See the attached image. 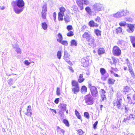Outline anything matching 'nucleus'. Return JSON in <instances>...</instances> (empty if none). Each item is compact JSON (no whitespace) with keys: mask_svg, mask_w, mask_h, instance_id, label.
<instances>
[{"mask_svg":"<svg viewBox=\"0 0 135 135\" xmlns=\"http://www.w3.org/2000/svg\"><path fill=\"white\" fill-rule=\"evenodd\" d=\"M95 21L97 22H99L100 21V18L99 17H98L96 19Z\"/></svg>","mask_w":135,"mask_h":135,"instance_id":"nucleus-56","label":"nucleus"},{"mask_svg":"<svg viewBox=\"0 0 135 135\" xmlns=\"http://www.w3.org/2000/svg\"><path fill=\"white\" fill-rule=\"evenodd\" d=\"M72 84L73 87L79 86L78 82L75 80H73L72 81Z\"/></svg>","mask_w":135,"mask_h":135,"instance_id":"nucleus-28","label":"nucleus"},{"mask_svg":"<svg viewBox=\"0 0 135 135\" xmlns=\"http://www.w3.org/2000/svg\"><path fill=\"white\" fill-rule=\"evenodd\" d=\"M123 107L124 108L125 112L126 113L128 112L129 109L128 107L126 105H124L123 106Z\"/></svg>","mask_w":135,"mask_h":135,"instance_id":"nucleus-51","label":"nucleus"},{"mask_svg":"<svg viewBox=\"0 0 135 135\" xmlns=\"http://www.w3.org/2000/svg\"><path fill=\"white\" fill-rule=\"evenodd\" d=\"M89 42V45H93L94 40V38L92 36H91L87 40Z\"/></svg>","mask_w":135,"mask_h":135,"instance_id":"nucleus-17","label":"nucleus"},{"mask_svg":"<svg viewBox=\"0 0 135 135\" xmlns=\"http://www.w3.org/2000/svg\"><path fill=\"white\" fill-rule=\"evenodd\" d=\"M79 134L80 135H82L83 133V131L81 129H79L78 131Z\"/></svg>","mask_w":135,"mask_h":135,"instance_id":"nucleus-54","label":"nucleus"},{"mask_svg":"<svg viewBox=\"0 0 135 135\" xmlns=\"http://www.w3.org/2000/svg\"><path fill=\"white\" fill-rule=\"evenodd\" d=\"M101 97L103 100H104L106 98L104 94L101 95Z\"/></svg>","mask_w":135,"mask_h":135,"instance_id":"nucleus-60","label":"nucleus"},{"mask_svg":"<svg viewBox=\"0 0 135 135\" xmlns=\"http://www.w3.org/2000/svg\"><path fill=\"white\" fill-rule=\"evenodd\" d=\"M87 91V88L85 86H82L81 90V92L82 93H84Z\"/></svg>","mask_w":135,"mask_h":135,"instance_id":"nucleus-29","label":"nucleus"},{"mask_svg":"<svg viewBox=\"0 0 135 135\" xmlns=\"http://www.w3.org/2000/svg\"><path fill=\"white\" fill-rule=\"evenodd\" d=\"M122 31V29L121 27H119L117 28L116 32L117 33H121Z\"/></svg>","mask_w":135,"mask_h":135,"instance_id":"nucleus-37","label":"nucleus"},{"mask_svg":"<svg viewBox=\"0 0 135 135\" xmlns=\"http://www.w3.org/2000/svg\"><path fill=\"white\" fill-rule=\"evenodd\" d=\"M8 84L11 85L13 84V80L11 79H10L8 80Z\"/></svg>","mask_w":135,"mask_h":135,"instance_id":"nucleus-48","label":"nucleus"},{"mask_svg":"<svg viewBox=\"0 0 135 135\" xmlns=\"http://www.w3.org/2000/svg\"><path fill=\"white\" fill-rule=\"evenodd\" d=\"M60 12L58 13V19L59 20H63V16H64V13L66 11L65 8L64 7H61L59 8Z\"/></svg>","mask_w":135,"mask_h":135,"instance_id":"nucleus-5","label":"nucleus"},{"mask_svg":"<svg viewBox=\"0 0 135 135\" xmlns=\"http://www.w3.org/2000/svg\"><path fill=\"white\" fill-rule=\"evenodd\" d=\"M124 14L122 11L118 12L117 13L113 14L112 16L115 18H119L124 16Z\"/></svg>","mask_w":135,"mask_h":135,"instance_id":"nucleus-11","label":"nucleus"},{"mask_svg":"<svg viewBox=\"0 0 135 135\" xmlns=\"http://www.w3.org/2000/svg\"><path fill=\"white\" fill-rule=\"evenodd\" d=\"M83 74H81L80 75L79 78L78 79V81L79 82L81 83L84 81L85 79L83 78Z\"/></svg>","mask_w":135,"mask_h":135,"instance_id":"nucleus-20","label":"nucleus"},{"mask_svg":"<svg viewBox=\"0 0 135 135\" xmlns=\"http://www.w3.org/2000/svg\"><path fill=\"white\" fill-rule=\"evenodd\" d=\"M95 33L96 35L97 36L101 35L100 31L98 30H95Z\"/></svg>","mask_w":135,"mask_h":135,"instance_id":"nucleus-38","label":"nucleus"},{"mask_svg":"<svg viewBox=\"0 0 135 135\" xmlns=\"http://www.w3.org/2000/svg\"><path fill=\"white\" fill-rule=\"evenodd\" d=\"M67 35L68 36H72L74 35L73 32L72 31H70L67 33Z\"/></svg>","mask_w":135,"mask_h":135,"instance_id":"nucleus-43","label":"nucleus"},{"mask_svg":"<svg viewBox=\"0 0 135 135\" xmlns=\"http://www.w3.org/2000/svg\"><path fill=\"white\" fill-rule=\"evenodd\" d=\"M72 26L71 25L68 26L67 27V29L68 31H69L73 29Z\"/></svg>","mask_w":135,"mask_h":135,"instance_id":"nucleus-52","label":"nucleus"},{"mask_svg":"<svg viewBox=\"0 0 135 135\" xmlns=\"http://www.w3.org/2000/svg\"><path fill=\"white\" fill-rule=\"evenodd\" d=\"M117 44L119 45H122L124 44V41L122 40H119L117 42Z\"/></svg>","mask_w":135,"mask_h":135,"instance_id":"nucleus-44","label":"nucleus"},{"mask_svg":"<svg viewBox=\"0 0 135 135\" xmlns=\"http://www.w3.org/2000/svg\"><path fill=\"white\" fill-rule=\"evenodd\" d=\"M130 90L128 86H126L124 89V91L125 92H128Z\"/></svg>","mask_w":135,"mask_h":135,"instance_id":"nucleus-42","label":"nucleus"},{"mask_svg":"<svg viewBox=\"0 0 135 135\" xmlns=\"http://www.w3.org/2000/svg\"><path fill=\"white\" fill-rule=\"evenodd\" d=\"M108 76V74H105V75H102L101 77V79L103 81L105 80L106 79Z\"/></svg>","mask_w":135,"mask_h":135,"instance_id":"nucleus-34","label":"nucleus"},{"mask_svg":"<svg viewBox=\"0 0 135 135\" xmlns=\"http://www.w3.org/2000/svg\"><path fill=\"white\" fill-rule=\"evenodd\" d=\"M123 12V13L124 14V16L127 15L129 13L128 11L127 10H125L124 11H122Z\"/></svg>","mask_w":135,"mask_h":135,"instance_id":"nucleus-53","label":"nucleus"},{"mask_svg":"<svg viewBox=\"0 0 135 135\" xmlns=\"http://www.w3.org/2000/svg\"><path fill=\"white\" fill-rule=\"evenodd\" d=\"M128 28L127 30V31L129 33L133 32L134 30V26L131 24H128L127 25Z\"/></svg>","mask_w":135,"mask_h":135,"instance_id":"nucleus-12","label":"nucleus"},{"mask_svg":"<svg viewBox=\"0 0 135 135\" xmlns=\"http://www.w3.org/2000/svg\"><path fill=\"white\" fill-rule=\"evenodd\" d=\"M32 110L31 107L29 105L27 107V109L26 112H25V114L27 115L31 116L32 115Z\"/></svg>","mask_w":135,"mask_h":135,"instance_id":"nucleus-13","label":"nucleus"},{"mask_svg":"<svg viewBox=\"0 0 135 135\" xmlns=\"http://www.w3.org/2000/svg\"><path fill=\"white\" fill-rule=\"evenodd\" d=\"M115 81V80L111 78H109L108 80V83L109 84H113L114 83Z\"/></svg>","mask_w":135,"mask_h":135,"instance_id":"nucleus-35","label":"nucleus"},{"mask_svg":"<svg viewBox=\"0 0 135 135\" xmlns=\"http://www.w3.org/2000/svg\"><path fill=\"white\" fill-rule=\"evenodd\" d=\"M129 118L127 117L126 118L124 119L122 122L123 124L126 123L127 124L129 123Z\"/></svg>","mask_w":135,"mask_h":135,"instance_id":"nucleus-33","label":"nucleus"},{"mask_svg":"<svg viewBox=\"0 0 135 135\" xmlns=\"http://www.w3.org/2000/svg\"><path fill=\"white\" fill-rule=\"evenodd\" d=\"M126 61L127 65L128 67L129 71V72L130 71H133V70L131 64L129 63V61L128 59H127Z\"/></svg>","mask_w":135,"mask_h":135,"instance_id":"nucleus-19","label":"nucleus"},{"mask_svg":"<svg viewBox=\"0 0 135 135\" xmlns=\"http://www.w3.org/2000/svg\"><path fill=\"white\" fill-rule=\"evenodd\" d=\"M91 36L90 34L86 32H85L82 35L83 38H85L86 40Z\"/></svg>","mask_w":135,"mask_h":135,"instance_id":"nucleus-21","label":"nucleus"},{"mask_svg":"<svg viewBox=\"0 0 135 135\" xmlns=\"http://www.w3.org/2000/svg\"><path fill=\"white\" fill-rule=\"evenodd\" d=\"M98 123V121H96L93 124V127L94 129L96 128V126Z\"/></svg>","mask_w":135,"mask_h":135,"instance_id":"nucleus-57","label":"nucleus"},{"mask_svg":"<svg viewBox=\"0 0 135 135\" xmlns=\"http://www.w3.org/2000/svg\"><path fill=\"white\" fill-rule=\"evenodd\" d=\"M13 49L15 50L17 54H20L21 53V49L19 47L18 45H13Z\"/></svg>","mask_w":135,"mask_h":135,"instance_id":"nucleus-14","label":"nucleus"},{"mask_svg":"<svg viewBox=\"0 0 135 135\" xmlns=\"http://www.w3.org/2000/svg\"><path fill=\"white\" fill-rule=\"evenodd\" d=\"M70 56V55L68 52L66 51L65 50L64 51L63 59L70 65H72V64L69 60Z\"/></svg>","mask_w":135,"mask_h":135,"instance_id":"nucleus-8","label":"nucleus"},{"mask_svg":"<svg viewBox=\"0 0 135 135\" xmlns=\"http://www.w3.org/2000/svg\"><path fill=\"white\" fill-rule=\"evenodd\" d=\"M119 25L121 26H124L126 25V23L125 21H121L119 23Z\"/></svg>","mask_w":135,"mask_h":135,"instance_id":"nucleus-40","label":"nucleus"},{"mask_svg":"<svg viewBox=\"0 0 135 135\" xmlns=\"http://www.w3.org/2000/svg\"><path fill=\"white\" fill-rule=\"evenodd\" d=\"M14 11L17 14H19L24 10L25 3L23 0H16L11 3Z\"/></svg>","mask_w":135,"mask_h":135,"instance_id":"nucleus-1","label":"nucleus"},{"mask_svg":"<svg viewBox=\"0 0 135 135\" xmlns=\"http://www.w3.org/2000/svg\"><path fill=\"white\" fill-rule=\"evenodd\" d=\"M72 90L74 93L76 94V93L79 92L80 90L79 86L73 87L72 88Z\"/></svg>","mask_w":135,"mask_h":135,"instance_id":"nucleus-18","label":"nucleus"},{"mask_svg":"<svg viewBox=\"0 0 135 135\" xmlns=\"http://www.w3.org/2000/svg\"><path fill=\"white\" fill-rule=\"evenodd\" d=\"M104 49L103 48H100L98 50V52L99 55L104 53Z\"/></svg>","mask_w":135,"mask_h":135,"instance_id":"nucleus-31","label":"nucleus"},{"mask_svg":"<svg viewBox=\"0 0 135 135\" xmlns=\"http://www.w3.org/2000/svg\"><path fill=\"white\" fill-rule=\"evenodd\" d=\"M85 101L88 105H91L94 103V100L92 96L90 94H88L85 96Z\"/></svg>","mask_w":135,"mask_h":135,"instance_id":"nucleus-3","label":"nucleus"},{"mask_svg":"<svg viewBox=\"0 0 135 135\" xmlns=\"http://www.w3.org/2000/svg\"><path fill=\"white\" fill-rule=\"evenodd\" d=\"M46 13H41V16L42 18L45 19L46 18Z\"/></svg>","mask_w":135,"mask_h":135,"instance_id":"nucleus-45","label":"nucleus"},{"mask_svg":"<svg viewBox=\"0 0 135 135\" xmlns=\"http://www.w3.org/2000/svg\"><path fill=\"white\" fill-rule=\"evenodd\" d=\"M58 38L57 39V41L59 42L63 39V37L62 35L60 33H59L57 35Z\"/></svg>","mask_w":135,"mask_h":135,"instance_id":"nucleus-24","label":"nucleus"},{"mask_svg":"<svg viewBox=\"0 0 135 135\" xmlns=\"http://www.w3.org/2000/svg\"><path fill=\"white\" fill-rule=\"evenodd\" d=\"M59 107L62 111H65L66 110V105L64 103H61L59 105Z\"/></svg>","mask_w":135,"mask_h":135,"instance_id":"nucleus-16","label":"nucleus"},{"mask_svg":"<svg viewBox=\"0 0 135 135\" xmlns=\"http://www.w3.org/2000/svg\"><path fill=\"white\" fill-rule=\"evenodd\" d=\"M61 54V51H59L57 52L56 55L57 58L59 59H61L62 56Z\"/></svg>","mask_w":135,"mask_h":135,"instance_id":"nucleus-32","label":"nucleus"},{"mask_svg":"<svg viewBox=\"0 0 135 135\" xmlns=\"http://www.w3.org/2000/svg\"><path fill=\"white\" fill-rule=\"evenodd\" d=\"M41 26L42 28L45 30L47 29V25L45 22H43L42 23Z\"/></svg>","mask_w":135,"mask_h":135,"instance_id":"nucleus-23","label":"nucleus"},{"mask_svg":"<svg viewBox=\"0 0 135 135\" xmlns=\"http://www.w3.org/2000/svg\"><path fill=\"white\" fill-rule=\"evenodd\" d=\"M89 57L88 56L84 57L81 60V62L82 65L84 67L88 66L89 64Z\"/></svg>","mask_w":135,"mask_h":135,"instance_id":"nucleus-7","label":"nucleus"},{"mask_svg":"<svg viewBox=\"0 0 135 135\" xmlns=\"http://www.w3.org/2000/svg\"><path fill=\"white\" fill-rule=\"evenodd\" d=\"M47 7L46 5H44L42 6L41 13H46Z\"/></svg>","mask_w":135,"mask_h":135,"instance_id":"nucleus-30","label":"nucleus"},{"mask_svg":"<svg viewBox=\"0 0 135 135\" xmlns=\"http://www.w3.org/2000/svg\"><path fill=\"white\" fill-rule=\"evenodd\" d=\"M130 37L133 46L135 48V37L132 36H130Z\"/></svg>","mask_w":135,"mask_h":135,"instance_id":"nucleus-22","label":"nucleus"},{"mask_svg":"<svg viewBox=\"0 0 135 135\" xmlns=\"http://www.w3.org/2000/svg\"><path fill=\"white\" fill-rule=\"evenodd\" d=\"M71 46H76L77 43L76 40H72L71 42Z\"/></svg>","mask_w":135,"mask_h":135,"instance_id":"nucleus-25","label":"nucleus"},{"mask_svg":"<svg viewBox=\"0 0 135 135\" xmlns=\"http://www.w3.org/2000/svg\"><path fill=\"white\" fill-rule=\"evenodd\" d=\"M112 60L113 62V64L114 65H116L117 62V59H114V58H112Z\"/></svg>","mask_w":135,"mask_h":135,"instance_id":"nucleus-55","label":"nucleus"},{"mask_svg":"<svg viewBox=\"0 0 135 135\" xmlns=\"http://www.w3.org/2000/svg\"><path fill=\"white\" fill-rule=\"evenodd\" d=\"M88 87L90 89L92 95L94 97H97L98 95V91L96 88L94 86H92L90 84H88Z\"/></svg>","mask_w":135,"mask_h":135,"instance_id":"nucleus-4","label":"nucleus"},{"mask_svg":"<svg viewBox=\"0 0 135 135\" xmlns=\"http://www.w3.org/2000/svg\"><path fill=\"white\" fill-rule=\"evenodd\" d=\"M69 68L70 71H71L72 73L74 72V70L73 69L72 67H69Z\"/></svg>","mask_w":135,"mask_h":135,"instance_id":"nucleus-64","label":"nucleus"},{"mask_svg":"<svg viewBox=\"0 0 135 135\" xmlns=\"http://www.w3.org/2000/svg\"><path fill=\"white\" fill-rule=\"evenodd\" d=\"M63 122L68 127L69 126V124L68 121L66 119H64Z\"/></svg>","mask_w":135,"mask_h":135,"instance_id":"nucleus-50","label":"nucleus"},{"mask_svg":"<svg viewBox=\"0 0 135 135\" xmlns=\"http://www.w3.org/2000/svg\"><path fill=\"white\" fill-rule=\"evenodd\" d=\"M84 116L88 119H89V115L88 112H85L84 113Z\"/></svg>","mask_w":135,"mask_h":135,"instance_id":"nucleus-49","label":"nucleus"},{"mask_svg":"<svg viewBox=\"0 0 135 135\" xmlns=\"http://www.w3.org/2000/svg\"><path fill=\"white\" fill-rule=\"evenodd\" d=\"M129 72L130 73L131 75L132 76H134V73L133 70L129 71Z\"/></svg>","mask_w":135,"mask_h":135,"instance_id":"nucleus-61","label":"nucleus"},{"mask_svg":"<svg viewBox=\"0 0 135 135\" xmlns=\"http://www.w3.org/2000/svg\"><path fill=\"white\" fill-rule=\"evenodd\" d=\"M59 98L56 99L54 101L55 103L56 104H58L59 102Z\"/></svg>","mask_w":135,"mask_h":135,"instance_id":"nucleus-59","label":"nucleus"},{"mask_svg":"<svg viewBox=\"0 0 135 135\" xmlns=\"http://www.w3.org/2000/svg\"><path fill=\"white\" fill-rule=\"evenodd\" d=\"M59 42L65 46H67L68 44V42L66 41H62V40Z\"/></svg>","mask_w":135,"mask_h":135,"instance_id":"nucleus-36","label":"nucleus"},{"mask_svg":"<svg viewBox=\"0 0 135 135\" xmlns=\"http://www.w3.org/2000/svg\"><path fill=\"white\" fill-rule=\"evenodd\" d=\"M85 10L87 13L90 15L92 14L91 11V8L89 7H87L85 8Z\"/></svg>","mask_w":135,"mask_h":135,"instance_id":"nucleus-26","label":"nucleus"},{"mask_svg":"<svg viewBox=\"0 0 135 135\" xmlns=\"http://www.w3.org/2000/svg\"><path fill=\"white\" fill-rule=\"evenodd\" d=\"M128 118H129V119L130 118H133V115L132 114H130L129 116V117H127Z\"/></svg>","mask_w":135,"mask_h":135,"instance_id":"nucleus-63","label":"nucleus"},{"mask_svg":"<svg viewBox=\"0 0 135 135\" xmlns=\"http://www.w3.org/2000/svg\"><path fill=\"white\" fill-rule=\"evenodd\" d=\"M75 113L78 118L79 119H80L81 118L80 115L79 113L77 110H75Z\"/></svg>","mask_w":135,"mask_h":135,"instance_id":"nucleus-39","label":"nucleus"},{"mask_svg":"<svg viewBox=\"0 0 135 135\" xmlns=\"http://www.w3.org/2000/svg\"><path fill=\"white\" fill-rule=\"evenodd\" d=\"M53 16L54 20L55 21V20L56 19V12H54L53 13Z\"/></svg>","mask_w":135,"mask_h":135,"instance_id":"nucleus-58","label":"nucleus"},{"mask_svg":"<svg viewBox=\"0 0 135 135\" xmlns=\"http://www.w3.org/2000/svg\"><path fill=\"white\" fill-rule=\"evenodd\" d=\"M89 25L90 27H97L98 26V24L95 23L93 21H91L89 22Z\"/></svg>","mask_w":135,"mask_h":135,"instance_id":"nucleus-15","label":"nucleus"},{"mask_svg":"<svg viewBox=\"0 0 135 135\" xmlns=\"http://www.w3.org/2000/svg\"><path fill=\"white\" fill-rule=\"evenodd\" d=\"M100 71L102 75H104L106 72L105 70L103 68H101L100 69Z\"/></svg>","mask_w":135,"mask_h":135,"instance_id":"nucleus-41","label":"nucleus"},{"mask_svg":"<svg viewBox=\"0 0 135 135\" xmlns=\"http://www.w3.org/2000/svg\"><path fill=\"white\" fill-rule=\"evenodd\" d=\"M86 5H88L89 4L88 0H77L76 2L78 6L80 7V9L82 10L83 9V2Z\"/></svg>","mask_w":135,"mask_h":135,"instance_id":"nucleus-2","label":"nucleus"},{"mask_svg":"<svg viewBox=\"0 0 135 135\" xmlns=\"http://www.w3.org/2000/svg\"><path fill=\"white\" fill-rule=\"evenodd\" d=\"M64 20L66 23H68L70 21V18L68 15L66 14L65 16H64Z\"/></svg>","mask_w":135,"mask_h":135,"instance_id":"nucleus-27","label":"nucleus"},{"mask_svg":"<svg viewBox=\"0 0 135 135\" xmlns=\"http://www.w3.org/2000/svg\"><path fill=\"white\" fill-rule=\"evenodd\" d=\"M24 63L26 66H29L30 64V63L27 60L25 61L24 62Z\"/></svg>","mask_w":135,"mask_h":135,"instance_id":"nucleus-47","label":"nucleus"},{"mask_svg":"<svg viewBox=\"0 0 135 135\" xmlns=\"http://www.w3.org/2000/svg\"><path fill=\"white\" fill-rule=\"evenodd\" d=\"M50 110H51V111H52L53 112L55 113V114H56V111L55 110L51 108H50Z\"/></svg>","mask_w":135,"mask_h":135,"instance_id":"nucleus-62","label":"nucleus"},{"mask_svg":"<svg viewBox=\"0 0 135 135\" xmlns=\"http://www.w3.org/2000/svg\"><path fill=\"white\" fill-rule=\"evenodd\" d=\"M93 9L95 11H99L103 10V7L102 4L99 3H96L92 6Z\"/></svg>","mask_w":135,"mask_h":135,"instance_id":"nucleus-6","label":"nucleus"},{"mask_svg":"<svg viewBox=\"0 0 135 135\" xmlns=\"http://www.w3.org/2000/svg\"><path fill=\"white\" fill-rule=\"evenodd\" d=\"M121 51L117 46H115L113 47V53L114 55L119 56L121 54Z\"/></svg>","mask_w":135,"mask_h":135,"instance_id":"nucleus-9","label":"nucleus"},{"mask_svg":"<svg viewBox=\"0 0 135 135\" xmlns=\"http://www.w3.org/2000/svg\"><path fill=\"white\" fill-rule=\"evenodd\" d=\"M122 98L118 97L117 100L115 101L114 104V105H116L117 107L119 109L121 108V104L122 103Z\"/></svg>","mask_w":135,"mask_h":135,"instance_id":"nucleus-10","label":"nucleus"},{"mask_svg":"<svg viewBox=\"0 0 135 135\" xmlns=\"http://www.w3.org/2000/svg\"><path fill=\"white\" fill-rule=\"evenodd\" d=\"M56 94L57 95H60V89L59 87H57L56 91Z\"/></svg>","mask_w":135,"mask_h":135,"instance_id":"nucleus-46","label":"nucleus"}]
</instances>
